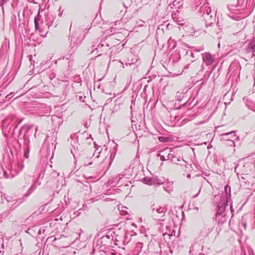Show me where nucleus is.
<instances>
[{"label":"nucleus","instance_id":"f257e3e1","mask_svg":"<svg viewBox=\"0 0 255 255\" xmlns=\"http://www.w3.org/2000/svg\"><path fill=\"white\" fill-rule=\"evenodd\" d=\"M34 130L35 131L34 134H35L37 130V127H35L32 125L23 126L18 131L17 143L19 146L22 148L24 152L23 156L26 159H27L29 157L30 148L29 136L32 134Z\"/></svg>","mask_w":255,"mask_h":255},{"label":"nucleus","instance_id":"f03ea898","mask_svg":"<svg viewBox=\"0 0 255 255\" xmlns=\"http://www.w3.org/2000/svg\"><path fill=\"white\" fill-rule=\"evenodd\" d=\"M93 44L92 45L91 52L94 51L95 50L99 49L101 51L106 52L109 49L113 47L112 42L110 41V38H103L100 40L99 38L95 39L93 41Z\"/></svg>","mask_w":255,"mask_h":255},{"label":"nucleus","instance_id":"7ed1b4c3","mask_svg":"<svg viewBox=\"0 0 255 255\" xmlns=\"http://www.w3.org/2000/svg\"><path fill=\"white\" fill-rule=\"evenodd\" d=\"M151 215L153 219L156 221H164V217L167 211L165 206H162L153 203L151 206Z\"/></svg>","mask_w":255,"mask_h":255},{"label":"nucleus","instance_id":"20e7f679","mask_svg":"<svg viewBox=\"0 0 255 255\" xmlns=\"http://www.w3.org/2000/svg\"><path fill=\"white\" fill-rule=\"evenodd\" d=\"M69 39L70 43L69 53L71 55L76 51L78 45L79 44L82 40V37L76 32L72 34Z\"/></svg>","mask_w":255,"mask_h":255},{"label":"nucleus","instance_id":"39448f33","mask_svg":"<svg viewBox=\"0 0 255 255\" xmlns=\"http://www.w3.org/2000/svg\"><path fill=\"white\" fill-rule=\"evenodd\" d=\"M203 64L201 66L199 72H202L204 69V64L207 66H211L215 61V55H212L209 52H205L201 54Z\"/></svg>","mask_w":255,"mask_h":255},{"label":"nucleus","instance_id":"423d86ee","mask_svg":"<svg viewBox=\"0 0 255 255\" xmlns=\"http://www.w3.org/2000/svg\"><path fill=\"white\" fill-rule=\"evenodd\" d=\"M3 198H4V200H5L8 203H11V206H10L9 207V210L10 211L13 210L16 207L24 201V200H22L21 199H14L13 197L6 195V194H3L1 196V200L2 201Z\"/></svg>","mask_w":255,"mask_h":255},{"label":"nucleus","instance_id":"0eeeda50","mask_svg":"<svg viewBox=\"0 0 255 255\" xmlns=\"http://www.w3.org/2000/svg\"><path fill=\"white\" fill-rule=\"evenodd\" d=\"M228 200L227 197L221 196L218 205L217 213L225 214L228 212Z\"/></svg>","mask_w":255,"mask_h":255},{"label":"nucleus","instance_id":"6e6552de","mask_svg":"<svg viewBox=\"0 0 255 255\" xmlns=\"http://www.w3.org/2000/svg\"><path fill=\"white\" fill-rule=\"evenodd\" d=\"M70 144L71 145V148L70 150L73 156L75 157V154L76 153V151L79 150V144L78 143V137L75 134L71 135L70 139Z\"/></svg>","mask_w":255,"mask_h":255},{"label":"nucleus","instance_id":"1a4fd4ad","mask_svg":"<svg viewBox=\"0 0 255 255\" xmlns=\"http://www.w3.org/2000/svg\"><path fill=\"white\" fill-rule=\"evenodd\" d=\"M16 127L13 125H10L8 120H3L2 122V133L6 135L9 133L11 130L14 131Z\"/></svg>","mask_w":255,"mask_h":255},{"label":"nucleus","instance_id":"9d476101","mask_svg":"<svg viewBox=\"0 0 255 255\" xmlns=\"http://www.w3.org/2000/svg\"><path fill=\"white\" fill-rule=\"evenodd\" d=\"M202 21H204L206 27L212 26L214 25V22L215 21V16L213 15H208L207 14H203Z\"/></svg>","mask_w":255,"mask_h":255},{"label":"nucleus","instance_id":"9b49d317","mask_svg":"<svg viewBox=\"0 0 255 255\" xmlns=\"http://www.w3.org/2000/svg\"><path fill=\"white\" fill-rule=\"evenodd\" d=\"M238 6L233 5V4H229L228 5V8L230 13H227V15L231 18L234 19H236L237 17L235 16L234 14H238L239 13V9L237 8Z\"/></svg>","mask_w":255,"mask_h":255},{"label":"nucleus","instance_id":"f8f14e48","mask_svg":"<svg viewBox=\"0 0 255 255\" xmlns=\"http://www.w3.org/2000/svg\"><path fill=\"white\" fill-rule=\"evenodd\" d=\"M213 230V226L210 223H204V228L201 233L205 237L208 236L209 234Z\"/></svg>","mask_w":255,"mask_h":255},{"label":"nucleus","instance_id":"ddd939ff","mask_svg":"<svg viewBox=\"0 0 255 255\" xmlns=\"http://www.w3.org/2000/svg\"><path fill=\"white\" fill-rule=\"evenodd\" d=\"M235 131H231L226 133H223L220 134V136L222 137V138L226 140V139L230 138L231 139H238L239 137L237 136L235 134Z\"/></svg>","mask_w":255,"mask_h":255},{"label":"nucleus","instance_id":"4468645a","mask_svg":"<svg viewBox=\"0 0 255 255\" xmlns=\"http://www.w3.org/2000/svg\"><path fill=\"white\" fill-rule=\"evenodd\" d=\"M172 17L174 20L178 24L183 25L185 24L186 21L185 19L179 16V12L177 10V12H174L172 14Z\"/></svg>","mask_w":255,"mask_h":255},{"label":"nucleus","instance_id":"2eb2a0df","mask_svg":"<svg viewBox=\"0 0 255 255\" xmlns=\"http://www.w3.org/2000/svg\"><path fill=\"white\" fill-rule=\"evenodd\" d=\"M228 219V217L227 216V213L225 214H219L216 213V219L218 223L223 224L226 222Z\"/></svg>","mask_w":255,"mask_h":255},{"label":"nucleus","instance_id":"dca6fc26","mask_svg":"<svg viewBox=\"0 0 255 255\" xmlns=\"http://www.w3.org/2000/svg\"><path fill=\"white\" fill-rule=\"evenodd\" d=\"M188 90V89H184L182 91H178L176 95V100L180 101L184 98L186 97V93L187 92Z\"/></svg>","mask_w":255,"mask_h":255},{"label":"nucleus","instance_id":"f3484780","mask_svg":"<svg viewBox=\"0 0 255 255\" xmlns=\"http://www.w3.org/2000/svg\"><path fill=\"white\" fill-rule=\"evenodd\" d=\"M152 183L153 185H160L163 184L164 181V179L163 177L160 178H158L156 176H152L151 179Z\"/></svg>","mask_w":255,"mask_h":255},{"label":"nucleus","instance_id":"a211bd4d","mask_svg":"<svg viewBox=\"0 0 255 255\" xmlns=\"http://www.w3.org/2000/svg\"><path fill=\"white\" fill-rule=\"evenodd\" d=\"M36 188V186L35 183L32 184L27 190V192L23 195V197L21 199L24 200V201L25 199L27 198L35 190Z\"/></svg>","mask_w":255,"mask_h":255},{"label":"nucleus","instance_id":"6ab92c4d","mask_svg":"<svg viewBox=\"0 0 255 255\" xmlns=\"http://www.w3.org/2000/svg\"><path fill=\"white\" fill-rule=\"evenodd\" d=\"M36 188V186L35 183L32 184L27 190V192L23 195V197L21 199L24 200V201L25 199L27 198L35 190Z\"/></svg>","mask_w":255,"mask_h":255},{"label":"nucleus","instance_id":"aec40b11","mask_svg":"<svg viewBox=\"0 0 255 255\" xmlns=\"http://www.w3.org/2000/svg\"><path fill=\"white\" fill-rule=\"evenodd\" d=\"M56 145V143L54 145V143L53 142H51L50 143L46 142L44 146H46L47 153L49 154L51 151H53V150L55 149Z\"/></svg>","mask_w":255,"mask_h":255},{"label":"nucleus","instance_id":"412c9836","mask_svg":"<svg viewBox=\"0 0 255 255\" xmlns=\"http://www.w3.org/2000/svg\"><path fill=\"white\" fill-rule=\"evenodd\" d=\"M167 149H164V150L160 151V152L157 154V156L160 157V159L162 161L167 160Z\"/></svg>","mask_w":255,"mask_h":255},{"label":"nucleus","instance_id":"4be33fe9","mask_svg":"<svg viewBox=\"0 0 255 255\" xmlns=\"http://www.w3.org/2000/svg\"><path fill=\"white\" fill-rule=\"evenodd\" d=\"M15 170H11V171H9L8 172L6 171L3 172V175L4 178H11L15 176Z\"/></svg>","mask_w":255,"mask_h":255},{"label":"nucleus","instance_id":"5701e85b","mask_svg":"<svg viewBox=\"0 0 255 255\" xmlns=\"http://www.w3.org/2000/svg\"><path fill=\"white\" fill-rule=\"evenodd\" d=\"M17 170H14L15 171V175L17 174L18 172H20L22 170V169L24 167V164H23L22 161H18L17 163Z\"/></svg>","mask_w":255,"mask_h":255},{"label":"nucleus","instance_id":"b1692460","mask_svg":"<svg viewBox=\"0 0 255 255\" xmlns=\"http://www.w3.org/2000/svg\"><path fill=\"white\" fill-rule=\"evenodd\" d=\"M131 235H129V233H128L127 232L125 233L124 239L123 240L124 244H127L129 243L131 240Z\"/></svg>","mask_w":255,"mask_h":255},{"label":"nucleus","instance_id":"393cba45","mask_svg":"<svg viewBox=\"0 0 255 255\" xmlns=\"http://www.w3.org/2000/svg\"><path fill=\"white\" fill-rule=\"evenodd\" d=\"M137 60L138 59L136 57H134V58H132L131 59H128V62H126V65L134 64L137 62Z\"/></svg>","mask_w":255,"mask_h":255},{"label":"nucleus","instance_id":"a878e982","mask_svg":"<svg viewBox=\"0 0 255 255\" xmlns=\"http://www.w3.org/2000/svg\"><path fill=\"white\" fill-rule=\"evenodd\" d=\"M152 177H145L142 179V181L144 183L151 185H153L151 181Z\"/></svg>","mask_w":255,"mask_h":255},{"label":"nucleus","instance_id":"bb28decb","mask_svg":"<svg viewBox=\"0 0 255 255\" xmlns=\"http://www.w3.org/2000/svg\"><path fill=\"white\" fill-rule=\"evenodd\" d=\"M40 20V18L38 15H37L34 18V24H35V28L36 30H38L40 29V26L38 23L39 21Z\"/></svg>","mask_w":255,"mask_h":255},{"label":"nucleus","instance_id":"cd10ccee","mask_svg":"<svg viewBox=\"0 0 255 255\" xmlns=\"http://www.w3.org/2000/svg\"><path fill=\"white\" fill-rule=\"evenodd\" d=\"M115 235V232H110V233H108L107 234H106V235H105L104 236H103V238H106L108 239H111V240H113L114 239V235Z\"/></svg>","mask_w":255,"mask_h":255},{"label":"nucleus","instance_id":"c85d7f7f","mask_svg":"<svg viewBox=\"0 0 255 255\" xmlns=\"http://www.w3.org/2000/svg\"><path fill=\"white\" fill-rule=\"evenodd\" d=\"M211 9L208 6H206L204 8V13L203 14H207L208 15H211Z\"/></svg>","mask_w":255,"mask_h":255},{"label":"nucleus","instance_id":"c756f323","mask_svg":"<svg viewBox=\"0 0 255 255\" xmlns=\"http://www.w3.org/2000/svg\"><path fill=\"white\" fill-rule=\"evenodd\" d=\"M90 158H89V157L87 156L84 159V165L85 166H88L92 164V162H89V160Z\"/></svg>","mask_w":255,"mask_h":255},{"label":"nucleus","instance_id":"7c9ffc66","mask_svg":"<svg viewBox=\"0 0 255 255\" xmlns=\"http://www.w3.org/2000/svg\"><path fill=\"white\" fill-rule=\"evenodd\" d=\"M170 157H173V151L170 150V149H167V159H169Z\"/></svg>","mask_w":255,"mask_h":255},{"label":"nucleus","instance_id":"2f4dec72","mask_svg":"<svg viewBox=\"0 0 255 255\" xmlns=\"http://www.w3.org/2000/svg\"><path fill=\"white\" fill-rule=\"evenodd\" d=\"M158 139L161 142H165L168 141V137L164 136H159Z\"/></svg>","mask_w":255,"mask_h":255},{"label":"nucleus","instance_id":"473e14b6","mask_svg":"<svg viewBox=\"0 0 255 255\" xmlns=\"http://www.w3.org/2000/svg\"><path fill=\"white\" fill-rule=\"evenodd\" d=\"M216 26L217 27V28L215 29L216 34L219 35L221 31L222 27H221L220 25H217V24L216 25Z\"/></svg>","mask_w":255,"mask_h":255},{"label":"nucleus","instance_id":"72a5a7b5","mask_svg":"<svg viewBox=\"0 0 255 255\" xmlns=\"http://www.w3.org/2000/svg\"><path fill=\"white\" fill-rule=\"evenodd\" d=\"M254 49H255L253 46H252L251 45H250V44H249V46L247 47V48L246 49V51L247 53H250V52H252V51L254 50Z\"/></svg>","mask_w":255,"mask_h":255},{"label":"nucleus","instance_id":"f704fd0d","mask_svg":"<svg viewBox=\"0 0 255 255\" xmlns=\"http://www.w3.org/2000/svg\"><path fill=\"white\" fill-rule=\"evenodd\" d=\"M249 44L255 49V37L250 41Z\"/></svg>","mask_w":255,"mask_h":255},{"label":"nucleus","instance_id":"c9c22d12","mask_svg":"<svg viewBox=\"0 0 255 255\" xmlns=\"http://www.w3.org/2000/svg\"><path fill=\"white\" fill-rule=\"evenodd\" d=\"M234 139H231L230 138H228L226 139V140L230 141L229 145L230 146H232V145L235 146V142H234Z\"/></svg>","mask_w":255,"mask_h":255},{"label":"nucleus","instance_id":"e433bc0d","mask_svg":"<svg viewBox=\"0 0 255 255\" xmlns=\"http://www.w3.org/2000/svg\"><path fill=\"white\" fill-rule=\"evenodd\" d=\"M244 2V0H238L237 6L238 7L241 6Z\"/></svg>","mask_w":255,"mask_h":255},{"label":"nucleus","instance_id":"4c0bfd02","mask_svg":"<svg viewBox=\"0 0 255 255\" xmlns=\"http://www.w3.org/2000/svg\"><path fill=\"white\" fill-rule=\"evenodd\" d=\"M180 2L175 0L172 2V4H171L170 5L173 6H176Z\"/></svg>","mask_w":255,"mask_h":255},{"label":"nucleus","instance_id":"58836bf2","mask_svg":"<svg viewBox=\"0 0 255 255\" xmlns=\"http://www.w3.org/2000/svg\"><path fill=\"white\" fill-rule=\"evenodd\" d=\"M188 53H190V56L191 57H192L193 58H195V56H194V53L191 51H187L186 52V55H188Z\"/></svg>","mask_w":255,"mask_h":255},{"label":"nucleus","instance_id":"ea45409f","mask_svg":"<svg viewBox=\"0 0 255 255\" xmlns=\"http://www.w3.org/2000/svg\"><path fill=\"white\" fill-rule=\"evenodd\" d=\"M7 0H0V6L3 5Z\"/></svg>","mask_w":255,"mask_h":255},{"label":"nucleus","instance_id":"a19ab883","mask_svg":"<svg viewBox=\"0 0 255 255\" xmlns=\"http://www.w3.org/2000/svg\"><path fill=\"white\" fill-rule=\"evenodd\" d=\"M122 211L125 212L126 214L128 213L127 211L128 208L126 207H122Z\"/></svg>","mask_w":255,"mask_h":255},{"label":"nucleus","instance_id":"79ce46f5","mask_svg":"<svg viewBox=\"0 0 255 255\" xmlns=\"http://www.w3.org/2000/svg\"><path fill=\"white\" fill-rule=\"evenodd\" d=\"M12 97V93H10V94L7 95L5 97V98H6V99H7L8 100H10Z\"/></svg>","mask_w":255,"mask_h":255},{"label":"nucleus","instance_id":"37998d69","mask_svg":"<svg viewBox=\"0 0 255 255\" xmlns=\"http://www.w3.org/2000/svg\"><path fill=\"white\" fill-rule=\"evenodd\" d=\"M242 224L244 227L245 229L246 228L247 223L245 221H242Z\"/></svg>","mask_w":255,"mask_h":255},{"label":"nucleus","instance_id":"c03bdc74","mask_svg":"<svg viewBox=\"0 0 255 255\" xmlns=\"http://www.w3.org/2000/svg\"><path fill=\"white\" fill-rule=\"evenodd\" d=\"M200 190H201V189H200V190L198 191V192L197 194H196V195H193V196H192V198H196V197L198 196V195L199 194V193H200Z\"/></svg>","mask_w":255,"mask_h":255},{"label":"nucleus","instance_id":"a18cd8bd","mask_svg":"<svg viewBox=\"0 0 255 255\" xmlns=\"http://www.w3.org/2000/svg\"><path fill=\"white\" fill-rule=\"evenodd\" d=\"M192 66V65L191 64H187L185 66L184 69H188Z\"/></svg>","mask_w":255,"mask_h":255},{"label":"nucleus","instance_id":"49530a36","mask_svg":"<svg viewBox=\"0 0 255 255\" xmlns=\"http://www.w3.org/2000/svg\"><path fill=\"white\" fill-rule=\"evenodd\" d=\"M203 50V47H202L199 49H196V50H194L195 51H196V52H199V51H201L202 50Z\"/></svg>","mask_w":255,"mask_h":255},{"label":"nucleus","instance_id":"de8ad7c7","mask_svg":"<svg viewBox=\"0 0 255 255\" xmlns=\"http://www.w3.org/2000/svg\"><path fill=\"white\" fill-rule=\"evenodd\" d=\"M52 174L53 176H58L59 173H57V172H54L53 173H52Z\"/></svg>","mask_w":255,"mask_h":255},{"label":"nucleus","instance_id":"09e8293b","mask_svg":"<svg viewBox=\"0 0 255 255\" xmlns=\"http://www.w3.org/2000/svg\"><path fill=\"white\" fill-rule=\"evenodd\" d=\"M142 245V244L139 243H138L137 245V248H141V246Z\"/></svg>","mask_w":255,"mask_h":255},{"label":"nucleus","instance_id":"8fccbe9b","mask_svg":"<svg viewBox=\"0 0 255 255\" xmlns=\"http://www.w3.org/2000/svg\"><path fill=\"white\" fill-rule=\"evenodd\" d=\"M194 210L196 211V212L198 211L199 208L197 207H194L193 209Z\"/></svg>","mask_w":255,"mask_h":255},{"label":"nucleus","instance_id":"3c124183","mask_svg":"<svg viewBox=\"0 0 255 255\" xmlns=\"http://www.w3.org/2000/svg\"><path fill=\"white\" fill-rule=\"evenodd\" d=\"M252 56H255V49L252 51Z\"/></svg>","mask_w":255,"mask_h":255},{"label":"nucleus","instance_id":"603ef678","mask_svg":"<svg viewBox=\"0 0 255 255\" xmlns=\"http://www.w3.org/2000/svg\"><path fill=\"white\" fill-rule=\"evenodd\" d=\"M230 209L231 210V212H232L233 211H234L233 209V207H232V204H230Z\"/></svg>","mask_w":255,"mask_h":255},{"label":"nucleus","instance_id":"864d4df0","mask_svg":"<svg viewBox=\"0 0 255 255\" xmlns=\"http://www.w3.org/2000/svg\"><path fill=\"white\" fill-rule=\"evenodd\" d=\"M100 252H101V251L95 252V250H93V254H95L96 253H100Z\"/></svg>","mask_w":255,"mask_h":255},{"label":"nucleus","instance_id":"5fc2aeb1","mask_svg":"<svg viewBox=\"0 0 255 255\" xmlns=\"http://www.w3.org/2000/svg\"><path fill=\"white\" fill-rule=\"evenodd\" d=\"M117 108H118V107H117L116 106H115L114 107V110H115L116 111H117Z\"/></svg>","mask_w":255,"mask_h":255},{"label":"nucleus","instance_id":"6e6d98bb","mask_svg":"<svg viewBox=\"0 0 255 255\" xmlns=\"http://www.w3.org/2000/svg\"><path fill=\"white\" fill-rule=\"evenodd\" d=\"M29 57H30V58H29V60H30V61L31 62V57H32V56H31V55L29 56ZM31 64H32V63H31Z\"/></svg>","mask_w":255,"mask_h":255},{"label":"nucleus","instance_id":"4d7b16f0","mask_svg":"<svg viewBox=\"0 0 255 255\" xmlns=\"http://www.w3.org/2000/svg\"><path fill=\"white\" fill-rule=\"evenodd\" d=\"M227 188H228L227 186H225V190L226 192H227Z\"/></svg>","mask_w":255,"mask_h":255},{"label":"nucleus","instance_id":"13d9d810","mask_svg":"<svg viewBox=\"0 0 255 255\" xmlns=\"http://www.w3.org/2000/svg\"><path fill=\"white\" fill-rule=\"evenodd\" d=\"M245 255H246V254H245ZM249 255H254V254L253 253H249Z\"/></svg>","mask_w":255,"mask_h":255},{"label":"nucleus","instance_id":"bf43d9fd","mask_svg":"<svg viewBox=\"0 0 255 255\" xmlns=\"http://www.w3.org/2000/svg\"><path fill=\"white\" fill-rule=\"evenodd\" d=\"M243 183H245L246 184H247V182L246 181H242V184H243Z\"/></svg>","mask_w":255,"mask_h":255},{"label":"nucleus","instance_id":"052dcab7","mask_svg":"<svg viewBox=\"0 0 255 255\" xmlns=\"http://www.w3.org/2000/svg\"><path fill=\"white\" fill-rule=\"evenodd\" d=\"M52 76L53 77H55V74H52Z\"/></svg>","mask_w":255,"mask_h":255},{"label":"nucleus","instance_id":"680f3d73","mask_svg":"<svg viewBox=\"0 0 255 255\" xmlns=\"http://www.w3.org/2000/svg\"><path fill=\"white\" fill-rule=\"evenodd\" d=\"M190 177V174H188V175H187V177Z\"/></svg>","mask_w":255,"mask_h":255},{"label":"nucleus","instance_id":"e2e57ef3","mask_svg":"<svg viewBox=\"0 0 255 255\" xmlns=\"http://www.w3.org/2000/svg\"><path fill=\"white\" fill-rule=\"evenodd\" d=\"M55 64H57V60H56V61H55Z\"/></svg>","mask_w":255,"mask_h":255},{"label":"nucleus","instance_id":"0e129e2a","mask_svg":"<svg viewBox=\"0 0 255 255\" xmlns=\"http://www.w3.org/2000/svg\"><path fill=\"white\" fill-rule=\"evenodd\" d=\"M99 157V155H97V156H96V157L98 158Z\"/></svg>","mask_w":255,"mask_h":255},{"label":"nucleus","instance_id":"69168bd1","mask_svg":"<svg viewBox=\"0 0 255 255\" xmlns=\"http://www.w3.org/2000/svg\"><path fill=\"white\" fill-rule=\"evenodd\" d=\"M130 108L131 110L133 109V107H132V106H130Z\"/></svg>","mask_w":255,"mask_h":255},{"label":"nucleus","instance_id":"338daca9","mask_svg":"<svg viewBox=\"0 0 255 255\" xmlns=\"http://www.w3.org/2000/svg\"><path fill=\"white\" fill-rule=\"evenodd\" d=\"M177 160L178 161H180V160L179 159H177Z\"/></svg>","mask_w":255,"mask_h":255},{"label":"nucleus","instance_id":"774afa93","mask_svg":"<svg viewBox=\"0 0 255 255\" xmlns=\"http://www.w3.org/2000/svg\"><path fill=\"white\" fill-rule=\"evenodd\" d=\"M120 62L121 63V64H122V65H124L123 63H122V62L120 61Z\"/></svg>","mask_w":255,"mask_h":255}]
</instances>
